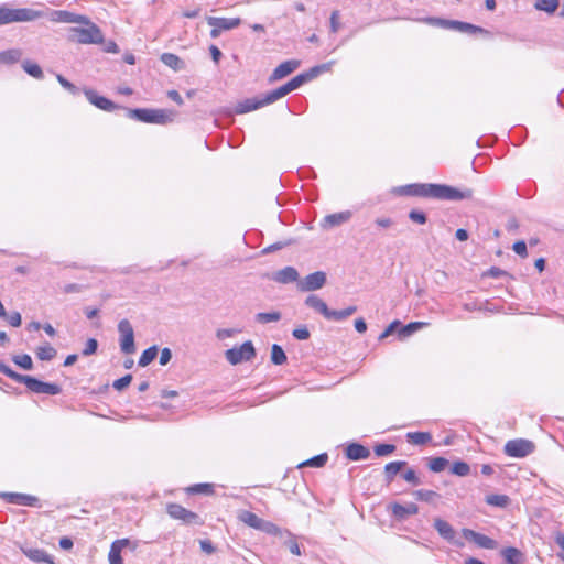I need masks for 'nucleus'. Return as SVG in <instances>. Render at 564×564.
<instances>
[{
  "instance_id": "nucleus-7",
  "label": "nucleus",
  "mask_w": 564,
  "mask_h": 564,
  "mask_svg": "<svg viewBox=\"0 0 564 564\" xmlns=\"http://www.w3.org/2000/svg\"><path fill=\"white\" fill-rule=\"evenodd\" d=\"M118 332L120 334L119 345L123 354H133L135 351L134 332L133 327L128 319H121L118 324Z\"/></svg>"
},
{
  "instance_id": "nucleus-53",
  "label": "nucleus",
  "mask_w": 564,
  "mask_h": 564,
  "mask_svg": "<svg viewBox=\"0 0 564 564\" xmlns=\"http://www.w3.org/2000/svg\"><path fill=\"white\" fill-rule=\"evenodd\" d=\"M409 217L412 221L421 225L426 223V216L422 212L411 210Z\"/></svg>"
},
{
  "instance_id": "nucleus-21",
  "label": "nucleus",
  "mask_w": 564,
  "mask_h": 564,
  "mask_svg": "<svg viewBox=\"0 0 564 564\" xmlns=\"http://www.w3.org/2000/svg\"><path fill=\"white\" fill-rule=\"evenodd\" d=\"M299 279V273L293 267H285L279 271H276L273 275V280L275 282L286 284L291 282H295Z\"/></svg>"
},
{
  "instance_id": "nucleus-40",
  "label": "nucleus",
  "mask_w": 564,
  "mask_h": 564,
  "mask_svg": "<svg viewBox=\"0 0 564 564\" xmlns=\"http://www.w3.org/2000/svg\"><path fill=\"white\" fill-rule=\"evenodd\" d=\"M56 350L48 344L37 348L36 356L41 360H51L55 357Z\"/></svg>"
},
{
  "instance_id": "nucleus-4",
  "label": "nucleus",
  "mask_w": 564,
  "mask_h": 564,
  "mask_svg": "<svg viewBox=\"0 0 564 564\" xmlns=\"http://www.w3.org/2000/svg\"><path fill=\"white\" fill-rule=\"evenodd\" d=\"M44 17V12L31 8H11L0 6V25L20 22H32Z\"/></svg>"
},
{
  "instance_id": "nucleus-5",
  "label": "nucleus",
  "mask_w": 564,
  "mask_h": 564,
  "mask_svg": "<svg viewBox=\"0 0 564 564\" xmlns=\"http://www.w3.org/2000/svg\"><path fill=\"white\" fill-rule=\"evenodd\" d=\"M129 116L147 123L166 124L174 121L176 113L169 109H131Z\"/></svg>"
},
{
  "instance_id": "nucleus-29",
  "label": "nucleus",
  "mask_w": 564,
  "mask_h": 564,
  "mask_svg": "<svg viewBox=\"0 0 564 564\" xmlns=\"http://www.w3.org/2000/svg\"><path fill=\"white\" fill-rule=\"evenodd\" d=\"M413 495L416 499L433 505H436L437 500L440 499V495L433 490L420 489L414 491Z\"/></svg>"
},
{
  "instance_id": "nucleus-45",
  "label": "nucleus",
  "mask_w": 564,
  "mask_h": 564,
  "mask_svg": "<svg viewBox=\"0 0 564 564\" xmlns=\"http://www.w3.org/2000/svg\"><path fill=\"white\" fill-rule=\"evenodd\" d=\"M327 458L328 457H327L326 454H321V455H317V456L306 460L302 465L303 466H311V467H322V466H324L326 464Z\"/></svg>"
},
{
  "instance_id": "nucleus-16",
  "label": "nucleus",
  "mask_w": 564,
  "mask_h": 564,
  "mask_svg": "<svg viewBox=\"0 0 564 564\" xmlns=\"http://www.w3.org/2000/svg\"><path fill=\"white\" fill-rule=\"evenodd\" d=\"M300 66V61L297 59H289L281 63L271 74L270 80L275 82L282 79L297 69Z\"/></svg>"
},
{
  "instance_id": "nucleus-46",
  "label": "nucleus",
  "mask_w": 564,
  "mask_h": 564,
  "mask_svg": "<svg viewBox=\"0 0 564 564\" xmlns=\"http://www.w3.org/2000/svg\"><path fill=\"white\" fill-rule=\"evenodd\" d=\"M417 21L433 25V26H441V28H447V24H448V20H444L441 18H434V17L419 19Z\"/></svg>"
},
{
  "instance_id": "nucleus-12",
  "label": "nucleus",
  "mask_w": 564,
  "mask_h": 564,
  "mask_svg": "<svg viewBox=\"0 0 564 564\" xmlns=\"http://www.w3.org/2000/svg\"><path fill=\"white\" fill-rule=\"evenodd\" d=\"M270 97H271V91L267 93L261 98L246 99L243 101L238 102L235 110L237 113H246V112H249L252 110H257L260 107L273 104L275 101V100H269Z\"/></svg>"
},
{
  "instance_id": "nucleus-48",
  "label": "nucleus",
  "mask_w": 564,
  "mask_h": 564,
  "mask_svg": "<svg viewBox=\"0 0 564 564\" xmlns=\"http://www.w3.org/2000/svg\"><path fill=\"white\" fill-rule=\"evenodd\" d=\"M131 380H132V376L126 375L124 377L117 379L113 382V388L118 391H121L130 384Z\"/></svg>"
},
{
  "instance_id": "nucleus-9",
  "label": "nucleus",
  "mask_w": 564,
  "mask_h": 564,
  "mask_svg": "<svg viewBox=\"0 0 564 564\" xmlns=\"http://www.w3.org/2000/svg\"><path fill=\"white\" fill-rule=\"evenodd\" d=\"M534 451V444L531 441L518 438L508 441L505 445V453L510 457L522 458Z\"/></svg>"
},
{
  "instance_id": "nucleus-49",
  "label": "nucleus",
  "mask_w": 564,
  "mask_h": 564,
  "mask_svg": "<svg viewBox=\"0 0 564 564\" xmlns=\"http://www.w3.org/2000/svg\"><path fill=\"white\" fill-rule=\"evenodd\" d=\"M97 347H98V343L96 339L94 338H89L87 341H86V346L83 350V355L84 356H89V355H93L96 352L97 350Z\"/></svg>"
},
{
  "instance_id": "nucleus-13",
  "label": "nucleus",
  "mask_w": 564,
  "mask_h": 564,
  "mask_svg": "<svg viewBox=\"0 0 564 564\" xmlns=\"http://www.w3.org/2000/svg\"><path fill=\"white\" fill-rule=\"evenodd\" d=\"M325 283L326 274L322 271H317L308 274L299 283V286L302 291H315L322 289Z\"/></svg>"
},
{
  "instance_id": "nucleus-24",
  "label": "nucleus",
  "mask_w": 564,
  "mask_h": 564,
  "mask_svg": "<svg viewBox=\"0 0 564 564\" xmlns=\"http://www.w3.org/2000/svg\"><path fill=\"white\" fill-rule=\"evenodd\" d=\"M434 528L438 534L447 541H453L455 531L453 527L441 518L434 520Z\"/></svg>"
},
{
  "instance_id": "nucleus-14",
  "label": "nucleus",
  "mask_w": 564,
  "mask_h": 564,
  "mask_svg": "<svg viewBox=\"0 0 564 564\" xmlns=\"http://www.w3.org/2000/svg\"><path fill=\"white\" fill-rule=\"evenodd\" d=\"M352 214L349 210L327 215L323 218L321 227L323 229H330L347 223Z\"/></svg>"
},
{
  "instance_id": "nucleus-61",
  "label": "nucleus",
  "mask_w": 564,
  "mask_h": 564,
  "mask_svg": "<svg viewBox=\"0 0 564 564\" xmlns=\"http://www.w3.org/2000/svg\"><path fill=\"white\" fill-rule=\"evenodd\" d=\"M484 275L490 276V278H501V276L507 275V272L499 268L494 267V268H490Z\"/></svg>"
},
{
  "instance_id": "nucleus-17",
  "label": "nucleus",
  "mask_w": 564,
  "mask_h": 564,
  "mask_svg": "<svg viewBox=\"0 0 564 564\" xmlns=\"http://www.w3.org/2000/svg\"><path fill=\"white\" fill-rule=\"evenodd\" d=\"M84 93L88 101L101 110L112 111L117 108V106L111 100L107 99L106 97L99 96L96 91L91 89H86Z\"/></svg>"
},
{
  "instance_id": "nucleus-11",
  "label": "nucleus",
  "mask_w": 564,
  "mask_h": 564,
  "mask_svg": "<svg viewBox=\"0 0 564 564\" xmlns=\"http://www.w3.org/2000/svg\"><path fill=\"white\" fill-rule=\"evenodd\" d=\"M167 514L176 520H181L186 524L199 523V517L195 512H192L181 505L169 503L166 507Z\"/></svg>"
},
{
  "instance_id": "nucleus-63",
  "label": "nucleus",
  "mask_w": 564,
  "mask_h": 564,
  "mask_svg": "<svg viewBox=\"0 0 564 564\" xmlns=\"http://www.w3.org/2000/svg\"><path fill=\"white\" fill-rule=\"evenodd\" d=\"M83 290V286L77 283H69L64 285L63 292L66 294L78 293Z\"/></svg>"
},
{
  "instance_id": "nucleus-32",
  "label": "nucleus",
  "mask_w": 564,
  "mask_h": 564,
  "mask_svg": "<svg viewBox=\"0 0 564 564\" xmlns=\"http://www.w3.org/2000/svg\"><path fill=\"white\" fill-rule=\"evenodd\" d=\"M534 8L546 13H554L558 8V0H536Z\"/></svg>"
},
{
  "instance_id": "nucleus-3",
  "label": "nucleus",
  "mask_w": 564,
  "mask_h": 564,
  "mask_svg": "<svg viewBox=\"0 0 564 564\" xmlns=\"http://www.w3.org/2000/svg\"><path fill=\"white\" fill-rule=\"evenodd\" d=\"M80 26L70 28L72 40L80 44H101L104 34L99 26L84 15V21L77 22Z\"/></svg>"
},
{
  "instance_id": "nucleus-38",
  "label": "nucleus",
  "mask_w": 564,
  "mask_h": 564,
  "mask_svg": "<svg viewBox=\"0 0 564 564\" xmlns=\"http://www.w3.org/2000/svg\"><path fill=\"white\" fill-rule=\"evenodd\" d=\"M486 502L490 506L507 507L509 503V497L506 495H489L486 497Z\"/></svg>"
},
{
  "instance_id": "nucleus-60",
  "label": "nucleus",
  "mask_w": 564,
  "mask_h": 564,
  "mask_svg": "<svg viewBox=\"0 0 564 564\" xmlns=\"http://www.w3.org/2000/svg\"><path fill=\"white\" fill-rule=\"evenodd\" d=\"M478 532L471 530V529H463L462 530V535L468 540V541H471L474 543H476L477 541V538H478Z\"/></svg>"
},
{
  "instance_id": "nucleus-55",
  "label": "nucleus",
  "mask_w": 564,
  "mask_h": 564,
  "mask_svg": "<svg viewBox=\"0 0 564 564\" xmlns=\"http://www.w3.org/2000/svg\"><path fill=\"white\" fill-rule=\"evenodd\" d=\"M285 544L288 545L290 552L296 556H300L302 554L301 552V549H300V545L297 544V542L295 541L294 538H290Z\"/></svg>"
},
{
  "instance_id": "nucleus-34",
  "label": "nucleus",
  "mask_w": 564,
  "mask_h": 564,
  "mask_svg": "<svg viewBox=\"0 0 564 564\" xmlns=\"http://www.w3.org/2000/svg\"><path fill=\"white\" fill-rule=\"evenodd\" d=\"M446 29H454V30H457V31H460V32L481 31L480 28L475 26L473 24L465 23V22H459V21H451V20H448V24H447Z\"/></svg>"
},
{
  "instance_id": "nucleus-36",
  "label": "nucleus",
  "mask_w": 564,
  "mask_h": 564,
  "mask_svg": "<svg viewBox=\"0 0 564 564\" xmlns=\"http://www.w3.org/2000/svg\"><path fill=\"white\" fill-rule=\"evenodd\" d=\"M271 361L274 365H283L286 361V355L281 346L274 344L271 348Z\"/></svg>"
},
{
  "instance_id": "nucleus-33",
  "label": "nucleus",
  "mask_w": 564,
  "mask_h": 564,
  "mask_svg": "<svg viewBox=\"0 0 564 564\" xmlns=\"http://www.w3.org/2000/svg\"><path fill=\"white\" fill-rule=\"evenodd\" d=\"M406 465L405 462H391L386 465L384 474L388 481H391L393 477Z\"/></svg>"
},
{
  "instance_id": "nucleus-59",
  "label": "nucleus",
  "mask_w": 564,
  "mask_h": 564,
  "mask_svg": "<svg viewBox=\"0 0 564 564\" xmlns=\"http://www.w3.org/2000/svg\"><path fill=\"white\" fill-rule=\"evenodd\" d=\"M8 322L13 327H19L21 325V314L19 312H14L7 316Z\"/></svg>"
},
{
  "instance_id": "nucleus-23",
  "label": "nucleus",
  "mask_w": 564,
  "mask_h": 564,
  "mask_svg": "<svg viewBox=\"0 0 564 564\" xmlns=\"http://www.w3.org/2000/svg\"><path fill=\"white\" fill-rule=\"evenodd\" d=\"M501 555L505 560L503 564H521L524 561L523 553L516 547H506L501 551Z\"/></svg>"
},
{
  "instance_id": "nucleus-62",
  "label": "nucleus",
  "mask_w": 564,
  "mask_h": 564,
  "mask_svg": "<svg viewBox=\"0 0 564 564\" xmlns=\"http://www.w3.org/2000/svg\"><path fill=\"white\" fill-rule=\"evenodd\" d=\"M171 358H172V352H171L170 348H163L161 350V355H160V364L162 366H165L170 362Z\"/></svg>"
},
{
  "instance_id": "nucleus-22",
  "label": "nucleus",
  "mask_w": 564,
  "mask_h": 564,
  "mask_svg": "<svg viewBox=\"0 0 564 564\" xmlns=\"http://www.w3.org/2000/svg\"><path fill=\"white\" fill-rule=\"evenodd\" d=\"M346 455L351 460H359L367 458L370 455V452L365 446L352 443L347 446Z\"/></svg>"
},
{
  "instance_id": "nucleus-31",
  "label": "nucleus",
  "mask_w": 564,
  "mask_h": 564,
  "mask_svg": "<svg viewBox=\"0 0 564 564\" xmlns=\"http://www.w3.org/2000/svg\"><path fill=\"white\" fill-rule=\"evenodd\" d=\"M156 356H158V347L156 346L149 347L141 354V356L139 358V366L147 367L155 359Z\"/></svg>"
},
{
  "instance_id": "nucleus-56",
  "label": "nucleus",
  "mask_w": 564,
  "mask_h": 564,
  "mask_svg": "<svg viewBox=\"0 0 564 564\" xmlns=\"http://www.w3.org/2000/svg\"><path fill=\"white\" fill-rule=\"evenodd\" d=\"M327 317L326 319H329V321H343V319H346V315L344 313V311H335V310H329V312L327 313Z\"/></svg>"
},
{
  "instance_id": "nucleus-1",
  "label": "nucleus",
  "mask_w": 564,
  "mask_h": 564,
  "mask_svg": "<svg viewBox=\"0 0 564 564\" xmlns=\"http://www.w3.org/2000/svg\"><path fill=\"white\" fill-rule=\"evenodd\" d=\"M406 193L413 196L432 197L446 200H462L471 198V189H458L441 184H414L406 188Z\"/></svg>"
},
{
  "instance_id": "nucleus-44",
  "label": "nucleus",
  "mask_w": 564,
  "mask_h": 564,
  "mask_svg": "<svg viewBox=\"0 0 564 564\" xmlns=\"http://www.w3.org/2000/svg\"><path fill=\"white\" fill-rule=\"evenodd\" d=\"M451 470H452V473L454 475L464 477V476H467L469 474L470 467L465 462H456V463L453 464Z\"/></svg>"
},
{
  "instance_id": "nucleus-28",
  "label": "nucleus",
  "mask_w": 564,
  "mask_h": 564,
  "mask_svg": "<svg viewBox=\"0 0 564 564\" xmlns=\"http://www.w3.org/2000/svg\"><path fill=\"white\" fill-rule=\"evenodd\" d=\"M23 53L19 48L0 52V64H13L20 61Z\"/></svg>"
},
{
  "instance_id": "nucleus-52",
  "label": "nucleus",
  "mask_w": 564,
  "mask_h": 564,
  "mask_svg": "<svg viewBox=\"0 0 564 564\" xmlns=\"http://www.w3.org/2000/svg\"><path fill=\"white\" fill-rule=\"evenodd\" d=\"M292 334L299 340H306L310 338V332L305 326L295 328Z\"/></svg>"
},
{
  "instance_id": "nucleus-18",
  "label": "nucleus",
  "mask_w": 564,
  "mask_h": 564,
  "mask_svg": "<svg viewBox=\"0 0 564 564\" xmlns=\"http://www.w3.org/2000/svg\"><path fill=\"white\" fill-rule=\"evenodd\" d=\"M130 544L129 539H119L112 542L108 554L109 564H123L121 552Z\"/></svg>"
},
{
  "instance_id": "nucleus-51",
  "label": "nucleus",
  "mask_w": 564,
  "mask_h": 564,
  "mask_svg": "<svg viewBox=\"0 0 564 564\" xmlns=\"http://www.w3.org/2000/svg\"><path fill=\"white\" fill-rule=\"evenodd\" d=\"M513 251L522 258L528 256L527 245L524 241L520 240L513 243Z\"/></svg>"
},
{
  "instance_id": "nucleus-42",
  "label": "nucleus",
  "mask_w": 564,
  "mask_h": 564,
  "mask_svg": "<svg viewBox=\"0 0 564 564\" xmlns=\"http://www.w3.org/2000/svg\"><path fill=\"white\" fill-rule=\"evenodd\" d=\"M13 361L25 370H31L33 367L32 358L26 354L14 356Z\"/></svg>"
},
{
  "instance_id": "nucleus-30",
  "label": "nucleus",
  "mask_w": 564,
  "mask_h": 564,
  "mask_svg": "<svg viewBox=\"0 0 564 564\" xmlns=\"http://www.w3.org/2000/svg\"><path fill=\"white\" fill-rule=\"evenodd\" d=\"M406 438L414 445H423L430 442L432 436L427 432H410L406 434Z\"/></svg>"
},
{
  "instance_id": "nucleus-35",
  "label": "nucleus",
  "mask_w": 564,
  "mask_h": 564,
  "mask_svg": "<svg viewBox=\"0 0 564 564\" xmlns=\"http://www.w3.org/2000/svg\"><path fill=\"white\" fill-rule=\"evenodd\" d=\"M256 321L260 324H268L278 322L281 318L280 312H268V313H258L254 316Z\"/></svg>"
},
{
  "instance_id": "nucleus-54",
  "label": "nucleus",
  "mask_w": 564,
  "mask_h": 564,
  "mask_svg": "<svg viewBox=\"0 0 564 564\" xmlns=\"http://www.w3.org/2000/svg\"><path fill=\"white\" fill-rule=\"evenodd\" d=\"M15 498L18 503L24 506H32L36 501L35 497L29 495H15Z\"/></svg>"
},
{
  "instance_id": "nucleus-57",
  "label": "nucleus",
  "mask_w": 564,
  "mask_h": 564,
  "mask_svg": "<svg viewBox=\"0 0 564 564\" xmlns=\"http://www.w3.org/2000/svg\"><path fill=\"white\" fill-rule=\"evenodd\" d=\"M424 325H425V323H422V322L410 323L402 328L401 333L404 335H408V334H411V333L417 330L419 328H421Z\"/></svg>"
},
{
  "instance_id": "nucleus-26",
  "label": "nucleus",
  "mask_w": 564,
  "mask_h": 564,
  "mask_svg": "<svg viewBox=\"0 0 564 564\" xmlns=\"http://www.w3.org/2000/svg\"><path fill=\"white\" fill-rule=\"evenodd\" d=\"M238 519L241 522H243L245 524H247L248 527L253 528L256 530L259 529V525H260L261 520H262L256 513L247 511V510L239 511Z\"/></svg>"
},
{
  "instance_id": "nucleus-41",
  "label": "nucleus",
  "mask_w": 564,
  "mask_h": 564,
  "mask_svg": "<svg viewBox=\"0 0 564 564\" xmlns=\"http://www.w3.org/2000/svg\"><path fill=\"white\" fill-rule=\"evenodd\" d=\"M448 465V460L443 457H433L429 462V468L434 473L443 471Z\"/></svg>"
},
{
  "instance_id": "nucleus-43",
  "label": "nucleus",
  "mask_w": 564,
  "mask_h": 564,
  "mask_svg": "<svg viewBox=\"0 0 564 564\" xmlns=\"http://www.w3.org/2000/svg\"><path fill=\"white\" fill-rule=\"evenodd\" d=\"M258 530L265 532L268 534H271V535H278L281 533V529L278 525H275L274 523H272L270 521H265L263 519L261 520V523H260Z\"/></svg>"
},
{
  "instance_id": "nucleus-8",
  "label": "nucleus",
  "mask_w": 564,
  "mask_h": 564,
  "mask_svg": "<svg viewBox=\"0 0 564 564\" xmlns=\"http://www.w3.org/2000/svg\"><path fill=\"white\" fill-rule=\"evenodd\" d=\"M206 21L212 26L210 36L217 39L223 31H229L240 25L239 18L207 17Z\"/></svg>"
},
{
  "instance_id": "nucleus-37",
  "label": "nucleus",
  "mask_w": 564,
  "mask_h": 564,
  "mask_svg": "<svg viewBox=\"0 0 564 564\" xmlns=\"http://www.w3.org/2000/svg\"><path fill=\"white\" fill-rule=\"evenodd\" d=\"M22 67L30 76L36 79L43 78L42 68L37 64L32 63L30 61H24Z\"/></svg>"
},
{
  "instance_id": "nucleus-25",
  "label": "nucleus",
  "mask_w": 564,
  "mask_h": 564,
  "mask_svg": "<svg viewBox=\"0 0 564 564\" xmlns=\"http://www.w3.org/2000/svg\"><path fill=\"white\" fill-rule=\"evenodd\" d=\"M305 304L322 314L325 318L327 317V313L329 308L327 304L317 295H308L305 300Z\"/></svg>"
},
{
  "instance_id": "nucleus-20",
  "label": "nucleus",
  "mask_w": 564,
  "mask_h": 564,
  "mask_svg": "<svg viewBox=\"0 0 564 564\" xmlns=\"http://www.w3.org/2000/svg\"><path fill=\"white\" fill-rule=\"evenodd\" d=\"M21 550L33 562L54 564L52 557L44 550L33 547H21Z\"/></svg>"
},
{
  "instance_id": "nucleus-27",
  "label": "nucleus",
  "mask_w": 564,
  "mask_h": 564,
  "mask_svg": "<svg viewBox=\"0 0 564 564\" xmlns=\"http://www.w3.org/2000/svg\"><path fill=\"white\" fill-rule=\"evenodd\" d=\"M161 61L164 65L174 70H181L184 68V62L175 54L164 53L161 55Z\"/></svg>"
},
{
  "instance_id": "nucleus-2",
  "label": "nucleus",
  "mask_w": 564,
  "mask_h": 564,
  "mask_svg": "<svg viewBox=\"0 0 564 564\" xmlns=\"http://www.w3.org/2000/svg\"><path fill=\"white\" fill-rule=\"evenodd\" d=\"M0 372L7 377L13 379L17 382L24 383L28 389L35 393H44L50 395H56L61 392V387L55 383H47L40 381L33 377L20 375L13 371L9 366L0 360Z\"/></svg>"
},
{
  "instance_id": "nucleus-47",
  "label": "nucleus",
  "mask_w": 564,
  "mask_h": 564,
  "mask_svg": "<svg viewBox=\"0 0 564 564\" xmlns=\"http://www.w3.org/2000/svg\"><path fill=\"white\" fill-rule=\"evenodd\" d=\"M395 449L394 445L391 444H379L375 447V453L377 456H387L393 453Z\"/></svg>"
},
{
  "instance_id": "nucleus-58",
  "label": "nucleus",
  "mask_w": 564,
  "mask_h": 564,
  "mask_svg": "<svg viewBox=\"0 0 564 564\" xmlns=\"http://www.w3.org/2000/svg\"><path fill=\"white\" fill-rule=\"evenodd\" d=\"M403 478L405 481L408 482H412L414 485H419L420 484V480L416 476V473L413 470V469H408L404 474H403Z\"/></svg>"
},
{
  "instance_id": "nucleus-15",
  "label": "nucleus",
  "mask_w": 564,
  "mask_h": 564,
  "mask_svg": "<svg viewBox=\"0 0 564 564\" xmlns=\"http://www.w3.org/2000/svg\"><path fill=\"white\" fill-rule=\"evenodd\" d=\"M48 18L52 22L56 23H77L84 21V15L66 10H53L48 13Z\"/></svg>"
},
{
  "instance_id": "nucleus-64",
  "label": "nucleus",
  "mask_w": 564,
  "mask_h": 564,
  "mask_svg": "<svg viewBox=\"0 0 564 564\" xmlns=\"http://www.w3.org/2000/svg\"><path fill=\"white\" fill-rule=\"evenodd\" d=\"M199 545L203 552L212 554L215 552V547L209 540H200Z\"/></svg>"
},
{
  "instance_id": "nucleus-50",
  "label": "nucleus",
  "mask_w": 564,
  "mask_h": 564,
  "mask_svg": "<svg viewBox=\"0 0 564 564\" xmlns=\"http://www.w3.org/2000/svg\"><path fill=\"white\" fill-rule=\"evenodd\" d=\"M58 83L65 88L67 89L69 93L72 94H77L78 93V89L75 85H73L70 82H68L66 78H64L62 75H57L56 76Z\"/></svg>"
},
{
  "instance_id": "nucleus-39",
  "label": "nucleus",
  "mask_w": 564,
  "mask_h": 564,
  "mask_svg": "<svg viewBox=\"0 0 564 564\" xmlns=\"http://www.w3.org/2000/svg\"><path fill=\"white\" fill-rule=\"evenodd\" d=\"M475 544L477 546H479L481 549H486V550H495L498 546V543L494 539H491L485 534H481V533L478 534V538H477V541Z\"/></svg>"
},
{
  "instance_id": "nucleus-19",
  "label": "nucleus",
  "mask_w": 564,
  "mask_h": 564,
  "mask_svg": "<svg viewBox=\"0 0 564 564\" xmlns=\"http://www.w3.org/2000/svg\"><path fill=\"white\" fill-rule=\"evenodd\" d=\"M390 509L392 514L400 520H403L406 517L416 514L419 512L417 506L413 502H410L405 506L395 502L390 506Z\"/></svg>"
},
{
  "instance_id": "nucleus-6",
  "label": "nucleus",
  "mask_w": 564,
  "mask_h": 564,
  "mask_svg": "<svg viewBox=\"0 0 564 564\" xmlns=\"http://www.w3.org/2000/svg\"><path fill=\"white\" fill-rule=\"evenodd\" d=\"M226 359L231 365H238L243 361H249L254 358L256 349L253 344L248 340L245 341L239 347H232L225 352Z\"/></svg>"
},
{
  "instance_id": "nucleus-10",
  "label": "nucleus",
  "mask_w": 564,
  "mask_h": 564,
  "mask_svg": "<svg viewBox=\"0 0 564 564\" xmlns=\"http://www.w3.org/2000/svg\"><path fill=\"white\" fill-rule=\"evenodd\" d=\"M312 76L308 74H300L295 77H293L290 82L284 84L283 86L274 89L271 91V97L269 100H279L280 98L284 97L289 93L301 87L305 82H307Z\"/></svg>"
}]
</instances>
